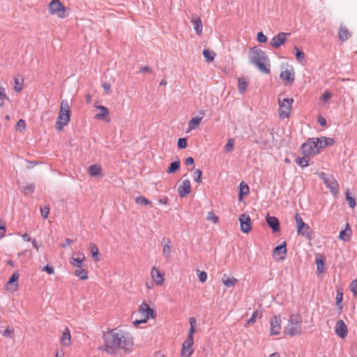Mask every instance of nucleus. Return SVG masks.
<instances>
[{"instance_id": "nucleus-1", "label": "nucleus", "mask_w": 357, "mask_h": 357, "mask_svg": "<svg viewBox=\"0 0 357 357\" xmlns=\"http://www.w3.org/2000/svg\"><path fill=\"white\" fill-rule=\"evenodd\" d=\"M103 339L105 342V348L100 347L99 349L105 351L109 354L116 349H122L128 353L132 351L133 338L127 331L113 328L104 333Z\"/></svg>"}, {"instance_id": "nucleus-2", "label": "nucleus", "mask_w": 357, "mask_h": 357, "mask_svg": "<svg viewBox=\"0 0 357 357\" xmlns=\"http://www.w3.org/2000/svg\"><path fill=\"white\" fill-rule=\"evenodd\" d=\"M249 61L251 64L255 66L260 72L265 74L270 73L268 65V57L266 52L261 49L254 47H252L249 53Z\"/></svg>"}, {"instance_id": "nucleus-3", "label": "nucleus", "mask_w": 357, "mask_h": 357, "mask_svg": "<svg viewBox=\"0 0 357 357\" xmlns=\"http://www.w3.org/2000/svg\"><path fill=\"white\" fill-rule=\"evenodd\" d=\"M284 333L291 337L302 333V318L298 314H290Z\"/></svg>"}, {"instance_id": "nucleus-4", "label": "nucleus", "mask_w": 357, "mask_h": 357, "mask_svg": "<svg viewBox=\"0 0 357 357\" xmlns=\"http://www.w3.org/2000/svg\"><path fill=\"white\" fill-rule=\"evenodd\" d=\"M70 110L68 101L62 100L61 102L59 117L56 123V128L59 131L62 130L63 128L69 123L70 119Z\"/></svg>"}, {"instance_id": "nucleus-5", "label": "nucleus", "mask_w": 357, "mask_h": 357, "mask_svg": "<svg viewBox=\"0 0 357 357\" xmlns=\"http://www.w3.org/2000/svg\"><path fill=\"white\" fill-rule=\"evenodd\" d=\"M293 102V98H284L283 100H281L280 98L278 99V114L280 119H284L289 117Z\"/></svg>"}, {"instance_id": "nucleus-6", "label": "nucleus", "mask_w": 357, "mask_h": 357, "mask_svg": "<svg viewBox=\"0 0 357 357\" xmlns=\"http://www.w3.org/2000/svg\"><path fill=\"white\" fill-rule=\"evenodd\" d=\"M49 13L52 15H56L59 18H65L66 7L60 0H52L48 6Z\"/></svg>"}, {"instance_id": "nucleus-7", "label": "nucleus", "mask_w": 357, "mask_h": 357, "mask_svg": "<svg viewBox=\"0 0 357 357\" xmlns=\"http://www.w3.org/2000/svg\"><path fill=\"white\" fill-rule=\"evenodd\" d=\"M319 176L330 190L331 192L334 195H337L339 192V184L333 176L324 172L319 173Z\"/></svg>"}, {"instance_id": "nucleus-8", "label": "nucleus", "mask_w": 357, "mask_h": 357, "mask_svg": "<svg viewBox=\"0 0 357 357\" xmlns=\"http://www.w3.org/2000/svg\"><path fill=\"white\" fill-rule=\"evenodd\" d=\"M317 143L315 138L308 139L301 146L302 153L306 156L314 155L319 152V148H317Z\"/></svg>"}, {"instance_id": "nucleus-9", "label": "nucleus", "mask_w": 357, "mask_h": 357, "mask_svg": "<svg viewBox=\"0 0 357 357\" xmlns=\"http://www.w3.org/2000/svg\"><path fill=\"white\" fill-rule=\"evenodd\" d=\"M295 220L297 225L298 234L308 237L311 233L310 227L303 221L301 217L298 213L295 215Z\"/></svg>"}, {"instance_id": "nucleus-10", "label": "nucleus", "mask_w": 357, "mask_h": 357, "mask_svg": "<svg viewBox=\"0 0 357 357\" xmlns=\"http://www.w3.org/2000/svg\"><path fill=\"white\" fill-rule=\"evenodd\" d=\"M289 35L290 33L280 32L272 38L270 45L274 48L280 47L287 40V36Z\"/></svg>"}, {"instance_id": "nucleus-11", "label": "nucleus", "mask_w": 357, "mask_h": 357, "mask_svg": "<svg viewBox=\"0 0 357 357\" xmlns=\"http://www.w3.org/2000/svg\"><path fill=\"white\" fill-rule=\"evenodd\" d=\"M335 333L340 338H344L348 333V329L346 324L342 319H339L336 321L335 326Z\"/></svg>"}, {"instance_id": "nucleus-12", "label": "nucleus", "mask_w": 357, "mask_h": 357, "mask_svg": "<svg viewBox=\"0 0 357 357\" xmlns=\"http://www.w3.org/2000/svg\"><path fill=\"white\" fill-rule=\"evenodd\" d=\"M138 312L140 313L143 317H146V319L154 318L155 317L154 310L145 302H143L140 305Z\"/></svg>"}, {"instance_id": "nucleus-13", "label": "nucleus", "mask_w": 357, "mask_h": 357, "mask_svg": "<svg viewBox=\"0 0 357 357\" xmlns=\"http://www.w3.org/2000/svg\"><path fill=\"white\" fill-rule=\"evenodd\" d=\"M241 230L243 233H248L251 229V220L248 215L242 214L239 217Z\"/></svg>"}, {"instance_id": "nucleus-14", "label": "nucleus", "mask_w": 357, "mask_h": 357, "mask_svg": "<svg viewBox=\"0 0 357 357\" xmlns=\"http://www.w3.org/2000/svg\"><path fill=\"white\" fill-rule=\"evenodd\" d=\"M280 78L290 84L293 83L295 79V72L294 68L291 66L290 68L281 71Z\"/></svg>"}, {"instance_id": "nucleus-15", "label": "nucleus", "mask_w": 357, "mask_h": 357, "mask_svg": "<svg viewBox=\"0 0 357 357\" xmlns=\"http://www.w3.org/2000/svg\"><path fill=\"white\" fill-rule=\"evenodd\" d=\"M281 329V319L280 316L275 315L271 321V335H276L280 333Z\"/></svg>"}, {"instance_id": "nucleus-16", "label": "nucleus", "mask_w": 357, "mask_h": 357, "mask_svg": "<svg viewBox=\"0 0 357 357\" xmlns=\"http://www.w3.org/2000/svg\"><path fill=\"white\" fill-rule=\"evenodd\" d=\"M191 192V185L189 179H185L178 188V193L183 198Z\"/></svg>"}, {"instance_id": "nucleus-17", "label": "nucleus", "mask_w": 357, "mask_h": 357, "mask_svg": "<svg viewBox=\"0 0 357 357\" xmlns=\"http://www.w3.org/2000/svg\"><path fill=\"white\" fill-rule=\"evenodd\" d=\"M194 341L186 340L183 343L181 349V357H190L193 353L192 345Z\"/></svg>"}, {"instance_id": "nucleus-18", "label": "nucleus", "mask_w": 357, "mask_h": 357, "mask_svg": "<svg viewBox=\"0 0 357 357\" xmlns=\"http://www.w3.org/2000/svg\"><path fill=\"white\" fill-rule=\"evenodd\" d=\"M162 255L165 259L168 260L170 258L172 249L171 246V240L168 238H163L162 239Z\"/></svg>"}, {"instance_id": "nucleus-19", "label": "nucleus", "mask_w": 357, "mask_h": 357, "mask_svg": "<svg viewBox=\"0 0 357 357\" xmlns=\"http://www.w3.org/2000/svg\"><path fill=\"white\" fill-rule=\"evenodd\" d=\"M266 221L268 225L272 229V230L274 232L280 231V221L278 218L275 216H270L269 215H268L266 217Z\"/></svg>"}, {"instance_id": "nucleus-20", "label": "nucleus", "mask_w": 357, "mask_h": 357, "mask_svg": "<svg viewBox=\"0 0 357 357\" xmlns=\"http://www.w3.org/2000/svg\"><path fill=\"white\" fill-rule=\"evenodd\" d=\"M317 143V148L319 149H323L327 146H332L335 144V139L331 137H321L319 138H315Z\"/></svg>"}, {"instance_id": "nucleus-21", "label": "nucleus", "mask_w": 357, "mask_h": 357, "mask_svg": "<svg viewBox=\"0 0 357 357\" xmlns=\"http://www.w3.org/2000/svg\"><path fill=\"white\" fill-rule=\"evenodd\" d=\"M96 109L100 110V112L96 114V119L98 120H105L106 122H109L110 119L107 118L109 115V109L102 105L96 106Z\"/></svg>"}, {"instance_id": "nucleus-22", "label": "nucleus", "mask_w": 357, "mask_h": 357, "mask_svg": "<svg viewBox=\"0 0 357 357\" xmlns=\"http://www.w3.org/2000/svg\"><path fill=\"white\" fill-rule=\"evenodd\" d=\"M151 273L153 280L157 284L161 285L163 284L165 280L163 274H162L157 268L153 267L151 269Z\"/></svg>"}, {"instance_id": "nucleus-23", "label": "nucleus", "mask_w": 357, "mask_h": 357, "mask_svg": "<svg viewBox=\"0 0 357 357\" xmlns=\"http://www.w3.org/2000/svg\"><path fill=\"white\" fill-rule=\"evenodd\" d=\"M351 34L350 31L344 26L340 25L338 32V37L340 40L345 42L351 37Z\"/></svg>"}, {"instance_id": "nucleus-24", "label": "nucleus", "mask_w": 357, "mask_h": 357, "mask_svg": "<svg viewBox=\"0 0 357 357\" xmlns=\"http://www.w3.org/2000/svg\"><path fill=\"white\" fill-rule=\"evenodd\" d=\"M70 332L68 328H66L62 333L61 344L64 347H68L70 344Z\"/></svg>"}, {"instance_id": "nucleus-25", "label": "nucleus", "mask_w": 357, "mask_h": 357, "mask_svg": "<svg viewBox=\"0 0 357 357\" xmlns=\"http://www.w3.org/2000/svg\"><path fill=\"white\" fill-rule=\"evenodd\" d=\"M351 234V229L349 225L347 223L346 225V228L344 230L340 231L339 238L343 240L344 241H348L350 239Z\"/></svg>"}, {"instance_id": "nucleus-26", "label": "nucleus", "mask_w": 357, "mask_h": 357, "mask_svg": "<svg viewBox=\"0 0 357 357\" xmlns=\"http://www.w3.org/2000/svg\"><path fill=\"white\" fill-rule=\"evenodd\" d=\"M192 23L194 26V30L195 31L197 35L200 36L202 33L203 28L202 22L200 17H198L197 16L195 17H193V19L192 20Z\"/></svg>"}, {"instance_id": "nucleus-27", "label": "nucleus", "mask_w": 357, "mask_h": 357, "mask_svg": "<svg viewBox=\"0 0 357 357\" xmlns=\"http://www.w3.org/2000/svg\"><path fill=\"white\" fill-rule=\"evenodd\" d=\"M326 258L323 255H318L316 257L315 263L317 265V272L319 273H321L324 270V263H325Z\"/></svg>"}, {"instance_id": "nucleus-28", "label": "nucleus", "mask_w": 357, "mask_h": 357, "mask_svg": "<svg viewBox=\"0 0 357 357\" xmlns=\"http://www.w3.org/2000/svg\"><path fill=\"white\" fill-rule=\"evenodd\" d=\"M77 258L72 257L70 259V264L74 267L81 268L82 263L85 259V257L83 254H79Z\"/></svg>"}, {"instance_id": "nucleus-29", "label": "nucleus", "mask_w": 357, "mask_h": 357, "mask_svg": "<svg viewBox=\"0 0 357 357\" xmlns=\"http://www.w3.org/2000/svg\"><path fill=\"white\" fill-rule=\"evenodd\" d=\"M102 167L98 165H92L89 167V174L91 176H98L101 175Z\"/></svg>"}, {"instance_id": "nucleus-30", "label": "nucleus", "mask_w": 357, "mask_h": 357, "mask_svg": "<svg viewBox=\"0 0 357 357\" xmlns=\"http://www.w3.org/2000/svg\"><path fill=\"white\" fill-rule=\"evenodd\" d=\"M248 86V82L245 77L238 78V89L240 93H243Z\"/></svg>"}, {"instance_id": "nucleus-31", "label": "nucleus", "mask_w": 357, "mask_h": 357, "mask_svg": "<svg viewBox=\"0 0 357 357\" xmlns=\"http://www.w3.org/2000/svg\"><path fill=\"white\" fill-rule=\"evenodd\" d=\"M237 279L234 278V277H231V278H229V277H227L226 275H224L222 279V283L227 287H234L235 284H236L237 282Z\"/></svg>"}, {"instance_id": "nucleus-32", "label": "nucleus", "mask_w": 357, "mask_h": 357, "mask_svg": "<svg viewBox=\"0 0 357 357\" xmlns=\"http://www.w3.org/2000/svg\"><path fill=\"white\" fill-rule=\"evenodd\" d=\"M240 189L238 192V199L241 201L243 197L249 192V187L243 181L240 183Z\"/></svg>"}, {"instance_id": "nucleus-33", "label": "nucleus", "mask_w": 357, "mask_h": 357, "mask_svg": "<svg viewBox=\"0 0 357 357\" xmlns=\"http://www.w3.org/2000/svg\"><path fill=\"white\" fill-rule=\"evenodd\" d=\"M90 252L91 254V257L94 259V260L96 261H98L100 260L99 250L98 248L95 244H90Z\"/></svg>"}, {"instance_id": "nucleus-34", "label": "nucleus", "mask_w": 357, "mask_h": 357, "mask_svg": "<svg viewBox=\"0 0 357 357\" xmlns=\"http://www.w3.org/2000/svg\"><path fill=\"white\" fill-rule=\"evenodd\" d=\"M180 166H181V162H180L179 160L172 162L169 165V166L167 170V172L168 174H173L180 168Z\"/></svg>"}, {"instance_id": "nucleus-35", "label": "nucleus", "mask_w": 357, "mask_h": 357, "mask_svg": "<svg viewBox=\"0 0 357 357\" xmlns=\"http://www.w3.org/2000/svg\"><path fill=\"white\" fill-rule=\"evenodd\" d=\"M75 275L79 278V279L83 280L88 279L87 271L85 269L82 268V267L78 268L75 270Z\"/></svg>"}, {"instance_id": "nucleus-36", "label": "nucleus", "mask_w": 357, "mask_h": 357, "mask_svg": "<svg viewBox=\"0 0 357 357\" xmlns=\"http://www.w3.org/2000/svg\"><path fill=\"white\" fill-rule=\"evenodd\" d=\"M14 89L16 92H20L23 89L24 79L22 77L15 78Z\"/></svg>"}, {"instance_id": "nucleus-37", "label": "nucleus", "mask_w": 357, "mask_h": 357, "mask_svg": "<svg viewBox=\"0 0 357 357\" xmlns=\"http://www.w3.org/2000/svg\"><path fill=\"white\" fill-rule=\"evenodd\" d=\"M202 119H203V116L194 117V118L191 119V120L189 121V123H188L189 129H190V130L195 129L198 126V125L200 123Z\"/></svg>"}, {"instance_id": "nucleus-38", "label": "nucleus", "mask_w": 357, "mask_h": 357, "mask_svg": "<svg viewBox=\"0 0 357 357\" xmlns=\"http://www.w3.org/2000/svg\"><path fill=\"white\" fill-rule=\"evenodd\" d=\"M135 203L137 204L141 205V206H148L151 204V202L149 201L148 199H146L144 196H138L135 199Z\"/></svg>"}, {"instance_id": "nucleus-39", "label": "nucleus", "mask_w": 357, "mask_h": 357, "mask_svg": "<svg viewBox=\"0 0 357 357\" xmlns=\"http://www.w3.org/2000/svg\"><path fill=\"white\" fill-rule=\"evenodd\" d=\"M295 161L301 167H307L309 165V156H306L304 155L303 157L297 158Z\"/></svg>"}, {"instance_id": "nucleus-40", "label": "nucleus", "mask_w": 357, "mask_h": 357, "mask_svg": "<svg viewBox=\"0 0 357 357\" xmlns=\"http://www.w3.org/2000/svg\"><path fill=\"white\" fill-rule=\"evenodd\" d=\"M274 253L280 255H285L287 253L286 243H283L282 245H278L274 248Z\"/></svg>"}, {"instance_id": "nucleus-41", "label": "nucleus", "mask_w": 357, "mask_h": 357, "mask_svg": "<svg viewBox=\"0 0 357 357\" xmlns=\"http://www.w3.org/2000/svg\"><path fill=\"white\" fill-rule=\"evenodd\" d=\"M261 316H262V313H261V311L255 310V311L252 313V314L251 317L248 320L247 323H248V324H254V323L256 321L257 319V318H261Z\"/></svg>"}, {"instance_id": "nucleus-42", "label": "nucleus", "mask_w": 357, "mask_h": 357, "mask_svg": "<svg viewBox=\"0 0 357 357\" xmlns=\"http://www.w3.org/2000/svg\"><path fill=\"white\" fill-rule=\"evenodd\" d=\"M294 49L296 50V57L297 61L298 62H300L301 63H303V61H305V55L304 52L303 51H301L300 50H298L297 48V47H295Z\"/></svg>"}, {"instance_id": "nucleus-43", "label": "nucleus", "mask_w": 357, "mask_h": 357, "mask_svg": "<svg viewBox=\"0 0 357 357\" xmlns=\"http://www.w3.org/2000/svg\"><path fill=\"white\" fill-rule=\"evenodd\" d=\"M203 55L208 62H211L214 60L215 54L212 53L207 49L203 50Z\"/></svg>"}, {"instance_id": "nucleus-44", "label": "nucleus", "mask_w": 357, "mask_h": 357, "mask_svg": "<svg viewBox=\"0 0 357 357\" xmlns=\"http://www.w3.org/2000/svg\"><path fill=\"white\" fill-rule=\"evenodd\" d=\"M346 199L348 202V203L349 204V206L351 208H354L356 206V200H355V199L354 197H352L350 195V192H349V190H347L346 191Z\"/></svg>"}, {"instance_id": "nucleus-45", "label": "nucleus", "mask_w": 357, "mask_h": 357, "mask_svg": "<svg viewBox=\"0 0 357 357\" xmlns=\"http://www.w3.org/2000/svg\"><path fill=\"white\" fill-rule=\"evenodd\" d=\"M19 277H20L19 273L17 271L14 272L12 274L11 277L10 278L9 280L8 281L7 284H12L13 283H15V289H16L17 287V282L19 279Z\"/></svg>"}, {"instance_id": "nucleus-46", "label": "nucleus", "mask_w": 357, "mask_h": 357, "mask_svg": "<svg viewBox=\"0 0 357 357\" xmlns=\"http://www.w3.org/2000/svg\"><path fill=\"white\" fill-rule=\"evenodd\" d=\"M343 299V294L342 292L337 291L336 295V305H337L340 310L342 309V301Z\"/></svg>"}, {"instance_id": "nucleus-47", "label": "nucleus", "mask_w": 357, "mask_h": 357, "mask_svg": "<svg viewBox=\"0 0 357 357\" xmlns=\"http://www.w3.org/2000/svg\"><path fill=\"white\" fill-rule=\"evenodd\" d=\"M14 333V329L12 327H7L6 330H4L2 333L3 336L6 337H10L12 338L13 335Z\"/></svg>"}, {"instance_id": "nucleus-48", "label": "nucleus", "mask_w": 357, "mask_h": 357, "mask_svg": "<svg viewBox=\"0 0 357 357\" xmlns=\"http://www.w3.org/2000/svg\"><path fill=\"white\" fill-rule=\"evenodd\" d=\"M202 170L196 169L194 172V180L197 183H201L202 181Z\"/></svg>"}, {"instance_id": "nucleus-49", "label": "nucleus", "mask_w": 357, "mask_h": 357, "mask_svg": "<svg viewBox=\"0 0 357 357\" xmlns=\"http://www.w3.org/2000/svg\"><path fill=\"white\" fill-rule=\"evenodd\" d=\"M34 190L35 185L34 184L31 183L30 185L25 186L23 189V192L25 195H29L32 194L34 192Z\"/></svg>"}, {"instance_id": "nucleus-50", "label": "nucleus", "mask_w": 357, "mask_h": 357, "mask_svg": "<svg viewBox=\"0 0 357 357\" xmlns=\"http://www.w3.org/2000/svg\"><path fill=\"white\" fill-rule=\"evenodd\" d=\"M349 288L354 295L357 296V280H354L351 281L349 285Z\"/></svg>"}, {"instance_id": "nucleus-51", "label": "nucleus", "mask_w": 357, "mask_h": 357, "mask_svg": "<svg viewBox=\"0 0 357 357\" xmlns=\"http://www.w3.org/2000/svg\"><path fill=\"white\" fill-rule=\"evenodd\" d=\"M178 148L183 149L187 146V140L185 138H179L177 142Z\"/></svg>"}, {"instance_id": "nucleus-52", "label": "nucleus", "mask_w": 357, "mask_h": 357, "mask_svg": "<svg viewBox=\"0 0 357 357\" xmlns=\"http://www.w3.org/2000/svg\"><path fill=\"white\" fill-rule=\"evenodd\" d=\"M50 208L48 206H44L40 208V213L44 219H47L48 218Z\"/></svg>"}, {"instance_id": "nucleus-53", "label": "nucleus", "mask_w": 357, "mask_h": 357, "mask_svg": "<svg viewBox=\"0 0 357 357\" xmlns=\"http://www.w3.org/2000/svg\"><path fill=\"white\" fill-rule=\"evenodd\" d=\"M206 218L208 220H212L214 223H217L218 220V216L213 212H208Z\"/></svg>"}, {"instance_id": "nucleus-54", "label": "nucleus", "mask_w": 357, "mask_h": 357, "mask_svg": "<svg viewBox=\"0 0 357 357\" xmlns=\"http://www.w3.org/2000/svg\"><path fill=\"white\" fill-rule=\"evenodd\" d=\"M257 38L258 42L260 43H264L267 40L266 36L262 32H259L257 33Z\"/></svg>"}, {"instance_id": "nucleus-55", "label": "nucleus", "mask_w": 357, "mask_h": 357, "mask_svg": "<svg viewBox=\"0 0 357 357\" xmlns=\"http://www.w3.org/2000/svg\"><path fill=\"white\" fill-rule=\"evenodd\" d=\"M199 280L202 282H204L207 280V273L206 271H200L198 274Z\"/></svg>"}, {"instance_id": "nucleus-56", "label": "nucleus", "mask_w": 357, "mask_h": 357, "mask_svg": "<svg viewBox=\"0 0 357 357\" xmlns=\"http://www.w3.org/2000/svg\"><path fill=\"white\" fill-rule=\"evenodd\" d=\"M234 139H229L227 143V144L225 145V151H227V152H229L232 150L233 149V146H234Z\"/></svg>"}, {"instance_id": "nucleus-57", "label": "nucleus", "mask_w": 357, "mask_h": 357, "mask_svg": "<svg viewBox=\"0 0 357 357\" xmlns=\"http://www.w3.org/2000/svg\"><path fill=\"white\" fill-rule=\"evenodd\" d=\"M6 231L4 222L0 220V239L5 236Z\"/></svg>"}, {"instance_id": "nucleus-58", "label": "nucleus", "mask_w": 357, "mask_h": 357, "mask_svg": "<svg viewBox=\"0 0 357 357\" xmlns=\"http://www.w3.org/2000/svg\"><path fill=\"white\" fill-rule=\"evenodd\" d=\"M139 72L141 73H151L153 72V70H152V68L149 66H142L139 68Z\"/></svg>"}, {"instance_id": "nucleus-59", "label": "nucleus", "mask_w": 357, "mask_h": 357, "mask_svg": "<svg viewBox=\"0 0 357 357\" xmlns=\"http://www.w3.org/2000/svg\"><path fill=\"white\" fill-rule=\"evenodd\" d=\"M195 326H190L187 340H190L191 341H193V333H195Z\"/></svg>"}, {"instance_id": "nucleus-60", "label": "nucleus", "mask_w": 357, "mask_h": 357, "mask_svg": "<svg viewBox=\"0 0 357 357\" xmlns=\"http://www.w3.org/2000/svg\"><path fill=\"white\" fill-rule=\"evenodd\" d=\"M43 270L45 271L48 274H52L54 273V268L52 266H50L49 264H47L44 268Z\"/></svg>"}, {"instance_id": "nucleus-61", "label": "nucleus", "mask_w": 357, "mask_h": 357, "mask_svg": "<svg viewBox=\"0 0 357 357\" xmlns=\"http://www.w3.org/2000/svg\"><path fill=\"white\" fill-rule=\"evenodd\" d=\"M148 319H146V317H143V319H139V320L136 319V320H135V321H133V324H134L135 326H137V325H139V324H144V323H146V322L147 321V320H148Z\"/></svg>"}, {"instance_id": "nucleus-62", "label": "nucleus", "mask_w": 357, "mask_h": 357, "mask_svg": "<svg viewBox=\"0 0 357 357\" xmlns=\"http://www.w3.org/2000/svg\"><path fill=\"white\" fill-rule=\"evenodd\" d=\"M17 127H21L24 130L26 128L25 121L23 119H20L17 123Z\"/></svg>"}, {"instance_id": "nucleus-63", "label": "nucleus", "mask_w": 357, "mask_h": 357, "mask_svg": "<svg viewBox=\"0 0 357 357\" xmlns=\"http://www.w3.org/2000/svg\"><path fill=\"white\" fill-rule=\"evenodd\" d=\"M317 120H318L319 123L321 126H325L326 125V119L323 116H319L318 117Z\"/></svg>"}, {"instance_id": "nucleus-64", "label": "nucleus", "mask_w": 357, "mask_h": 357, "mask_svg": "<svg viewBox=\"0 0 357 357\" xmlns=\"http://www.w3.org/2000/svg\"><path fill=\"white\" fill-rule=\"evenodd\" d=\"M73 243V241L70 238H66L65 242L63 243H62L61 246L63 248H66L69 245L72 244Z\"/></svg>"}]
</instances>
